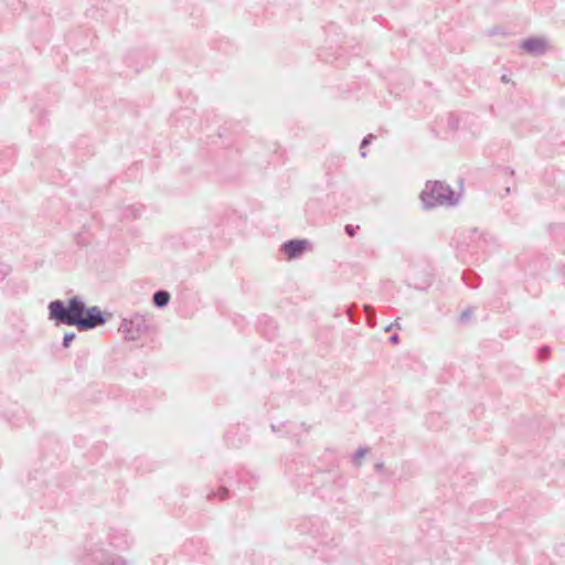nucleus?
Listing matches in <instances>:
<instances>
[{
    "label": "nucleus",
    "mask_w": 565,
    "mask_h": 565,
    "mask_svg": "<svg viewBox=\"0 0 565 565\" xmlns=\"http://www.w3.org/2000/svg\"><path fill=\"white\" fill-rule=\"evenodd\" d=\"M73 339H74V334H65L64 347H68L71 344V342L73 341Z\"/></svg>",
    "instance_id": "8"
},
{
    "label": "nucleus",
    "mask_w": 565,
    "mask_h": 565,
    "mask_svg": "<svg viewBox=\"0 0 565 565\" xmlns=\"http://www.w3.org/2000/svg\"><path fill=\"white\" fill-rule=\"evenodd\" d=\"M170 295L167 291H158L153 296V301L158 307H162L168 303Z\"/></svg>",
    "instance_id": "6"
},
{
    "label": "nucleus",
    "mask_w": 565,
    "mask_h": 565,
    "mask_svg": "<svg viewBox=\"0 0 565 565\" xmlns=\"http://www.w3.org/2000/svg\"><path fill=\"white\" fill-rule=\"evenodd\" d=\"M345 231H347V233H348L350 236H354V235H355V230H354L351 225H347V226H345Z\"/></svg>",
    "instance_id": "9"
},
{
    "label": "nucleus",
    "mask_w": 565,
    "mask_h": 565,
    "mask_svg": "<svg viewBox=\"0 0 565 565\" xmlns=\"http://www.w3.org/2000/svg\"><path fill=\"white\" fill-rule=\"evenodd\" d=\"M104 322L105 319L97 307L85 308L78 299L71 300V321H68V326H76L79 330H88Z\"/></svg>",
    "instance_id": "1"
},
{
    "label": "nucleus",
    "mask_w": 565,
    "mask_h": 565,
    "mask_svg": "<svg viewBox=\"0 0 565 565\" xmlns=\"http://www.w3.org/2000/svg\"><path fill=\"white\" fill-rule=\"evenodd\" d=\"M307 245L308 242L305 239L290 241L284 245L282 249L287 255V258L291 259L299 256L306 249Z\"/></svg>",
    "instance_id": "5"
},
{
    "label": "nucleus",
    "mask_w": 565,
    "mask_h": 565,
    "mask_svg": "<svg viewBox=\"0 0 565 565\" xmlns=\"http://www.w3.org/2000/svg\"><path fill=\"white\" fill-rule=\"evenodd\" d=\"M49 308L52 317L68 324V321H71V302L66 308L62 301L56 300L51 302Z\"/></svg>",
    "instance_id": "3"
},
{
    "label": "nucleus",
    "mask_w": 565,
    "mask_h": 565,
    "mask_svg": "<svg viewBox=\"0 0 565 565\" xmlns=\"http://www.w3.org/2000/svg\"><path fill=\"white\" fill-rule=\"evenodd\" d=\"M451 194V190L444 182L430 181L422 192V200L427 206H434L450 201Z\"/></svg>",
    "instance_id": "2"
},
{
    "label": "nucleus",
    "mask_w": 565,
    "mask_h": 565,
    "mask_svg": "<svg viewBox=\"0 0 565 565\" xmlns=\"http://www.w3.org/2000/svg\"><path fill=\"white\" fill-rule=\"evenodd\" d=\"M553 50L551 40L546 36H532V55H544Z\"/></svg>",
    "instance_id": "4"
},
{
    "label": "nucleus",
    "mask_w": 565,
    "mask_h": 565,
    "mask_svg": "<svg viewBox=\"0 0 565 565\" xmlns=\"http://www.w3.org/2000/svg\"><path fill=\"white\" fill-rule=\"evenodd\" d=\"M550 353H551L550 347H542L537 351V359L541 361H544L550 356Z\"/></svg>",
    "instance_id": "7"
}]
</instances>
